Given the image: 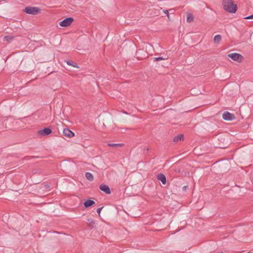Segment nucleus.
<instances>
[{
  "label": "nucleus",
  "instance_id": "nucleus-3",
  "mask_svg": "<svg viewBox=\"0 0 253 253\" xmlns=\"http://www.w3.org/2000/svg\"><path fill=\"white\" fill-rule=\"evenodd\" d=\"M228 56L230 58H231L232 60L234 61L238 62H241L244 59L243 56L239 53H232L230 54H228Z\"/></svg>",
  "mask_w": 253,
  "mask_h": 253
},
{
  "label": "nucleus",
  "instance_id": "nucleus-21",
  "mask_svg": "<svg viewBox=\"0 0 253 253\" xmlns=\"http://www.w3.org/2000/svg\"><path fill=\"white\" fill-rule=\"evenodd\" d=\"M164 12L167 15V16L168 17V18H169V11L168 10L166 9V10H164Z\"/></svg>",
  "mask_w": 253,
  "mask_h": 253
},
{
  "label": "nucleus",
  "instance_id": "nucleus-6",
  "mask_svg": "<svg viewBox=\"0 0 253 253\" xmlns=\"http://www.w3.org/2000/svg\"><path fill=\"white\" fill-rule=\"evenodd\" d=\"M52 132L51 129L49 127H45L44 129L39 131V135L41 136H45L50 134Z\"/></svg>",
  "mask_w": 253,
  "mask_h": 253
},
{
  "label": "nucleus",
  "instance_id": "nucleus-16",
  "mask_svg": "<svg viewBox=\"0 0 253 253\" xmlns=\"http://www.w3.org/2000/svg\"><path fill=\"white\" fill-rule=\"evenodd\" d=\"M123 144L121 143H108V145L110 147H117V146H122Z\"/></svg>",
  "mask_w": 253,
  "mask_h": 253
},
{
  "label": "nucleus",
  "instance_id": "nucleus-17",
  "mask_svg": "<svg viewBox=\"0 0 253 253\" xmlns=\"http://www.w3.org/2000/svg\"><path fill=\"white\" fill-rule=\"evenodd\" d=\"M67 64L68 65H69L72 66H73L74 67H78V66L77 65L73 64L71 61H67Z\"/></svg>",
  "mask_w": 253,
  "mask_h": 253
},
{
  "label": "nucleus",
  "instance_id": "nucleus-18",
  "mask_svg": "<svg viewBox=\"0 0 253 253\" xmlns=\"http://www.w3.org/2000/svg\"><path fill=\"white\" fill-rule=\"evenodd\" d=\"M166 58H164L163 57H156L154 58V61H159L161 60H165L166 59Z\"/></svg>",
  "mask_w": 253,
  "mask_h": 253
},
{
  "label": "nucleus",
  "instance_id": "nucleus-4",
  "mask_svg": "<svg viewBox=\"0 0 253 253\" xmlns=\"http://www.w3.org/2000/svg\"><path fill=\"white\" fill-rule=\"evenodd\" d=\"M74 21V19L72 17H68L61 21L59 23V25L61 27H66L70 26Z\"/></svg>",
  "mask_w": 253,
  "mask_h": 253
},
{
  "label": "nucleus",
  "instance_id": "nucleus-2",
  "mask_svg": "<svg viewBox=\"0 0 253 253\" xmlns=\"http://www.w3.org/2000/svg\"><path fill=\"white\" fill-rule=\"evenodd\" d=\"M24 11L29 14L36 15L40 12L41 9L37 7H26Z\"/></svg>",
  "mask_w": 253,
  "mask_h": 253
},
{
  "label": "nucleus",
  "instance_id": "nucleus-15",
  "mask_svg": "<svg viewBox=\"0 0 253 253\" xmlns=\"http://www.w3.org/2000/svg\"><path fill=\"white\" fill-rule=\"evenodd\" d=\"M193 20L194 18L193 15L190 13L188 14L187 15V21L189 23H190L193 22Z\"/></svg>",
  "mask_w": 253,
  "mask_h": 253
},
{
  "label": "nucleus",
  "instance_id": "nucleus-23",
  "mask_svg": "<svg viewBox=\"0 0 253 253\" xmlns=\"http://www.w3.org/2000/svg\"><path fill=\"white\" fill-rule=\"evenodd\" d=\"M187 187H188L187 186H184L183 187V190H184V191H186L187 188Z\"/></svg>",
  "mask_w": 253,
  "mask_h": 253
},
{
  "label": "nucleus",
  "instance_id": "nucleus-20",
  "mask_svg": "<svg viewBox=\"0 0 253 253\" xmlns=\"http://www.w3.org/2000/svg\"><path fill=\"white\" fill-rule=\"evenodd\" d=\"M245 19H253V14L246 17Z\"/></svg>",
  "mask_w": 253,
  "mask_h": 253
},
{
  "label": "nucleus",
  "instance_id": "nucleus-1",
  "mask_svg": "<svg viewBox=\"0 0 253 253\" xmlns=\"http://www.w3.org/2000/svg\"><path fill=\"white\" fill-rule=\"evenodd\" d=\"M222 5L225 10L231 13H235L237 10V5L234 4L232 0H223Z\"/></svg>",
  "mask_w": 253,
  "mask_h": 253
},
{
  "label": "nucleus",
  "instance_id": "nucleus-8",
  "mask_svg": "<svg viewBox=\"0 0 253 253\" xmlns=\"http://www.w3.org/2000/svg\"><path fill=\"white\" fill-rule=\"evenodd\" d=\"M157 178L161 181L163 184H165L167 182L166 176L163 173H159L157 175Z\"/></svg>",
  "mask_w": 253,
  "mask_h": 253
},
{
  "label": "nucleus",
  "instance_id": "nucleus-13",
  "mask_svg": "<svg viewBox=\"0 0 253 253\" xmlns=\"http://www.w3.org/2000/svg\"><path fill=\"white\" fill-rule=\"evenodd\" d=\"M221 40V36L219 35H217L214 36L213 41L215 43H219Z\"/></svg>",
  "mask_w": 253,
  "mask_h": 253
},
{
  "label": "nucleus",
  "instance_id": "nucleus-19",
  "mask_svg": "<svg viewBox=\"0 0 253 253\" xmlns=\"http://www.w3.org/2000/svg\"><path fill=\"white\" fill-rule=\"evenodd\" d=\"M103 208V207H101V208H98V209H97L96 211H97V213H98L99 215L100 214V212H101V210H102Z\"/></svg>",
  "mask_w": 253,
  "mask_h": 253
},
{
  "label": "nucleus",
  "instance_id": "nucleus-12",
  "mask_svg": "<svg viewBox=\"0 0 253 253\" xmlns=\"http://www.w3.org/2000/svg\"><path fill=\"white\" fill-rule=\"evenodd\" d=\"M183 139V134H179L176 136L174 137L173 138L174 142H178Z\"/></svg>",
  "mask_w": 253,
  "mask_h": 253
},
{
  "label": "nucleus",
  "instance_id": "nucleus-14",
  "mask_svg": "<svg viewBox=\"0 0 253 253\" xmlns=\"http://www.w3.org/2000/svg\"><path fill=\"white\" fill-rule=\"evenodd\" d=\"M13 40V37L11 36H6L3 38V41H7L9 42Z\"/></svg>",
  "mask_w": 253,
  "mask_h": 253
},
{
  "label": "nucleus",
  "instance_id": "nucleus-5",
  "mask_svg": "<svg viewBox=\"0 0 253 253\" xmlns=\"http://www.w3.org/2000/svg\"><path fill=\"white\" fill-rule=\"evenodd\" d=\"M222 118L224 120L227 121H232L235 119V115L229 112H225L222 115Z\"/></svg>",
  "mask_w": 253,
  "mask_h": 253
},
{
  "label": "nucleus",
  "instance_id": "nucleus-7",
  "mask_svg": "<svg viewBox=\"0 0 253 253\" xmlns=\"http://www.w3.org/2000/svg\"><path fill=\"white\" fill-rule=\"evenodd\" d=\"M100 189L104 192L107 194H109L111 193V191L109 187L105 184H101L99 186Z\"/></svg>",
  "mask_w": 253,
  "mask_h": 253
},
{
  "label": "nucleus",
  "instance_id": "nucleus-10",
  "mask_svg": "<svg viewBox=\"0 0 253 253\" xmlns=\"http://www.w3.org/2000/svg\"><path fill=\"white\" fill-rule=\"evenodd\" d=\"M94 204L95 202L93 200H88L84 203V205L85 208H88Z\"/></svg>",
  "mask_w": 253,
  "mask_h": 253
},
{
  "label": "nucleus",
  "instance_id": "nucleus-11",
  "mask_svg": "<svg viewBox=\"0 0 253 253\" xmlns=\"http://www.w3.org/2000/svg\"><path fill=\"white\" fill-rule=\"evenodd\" d=\"M85 176L86 178L90 181H92L93 180V179H94L93 176L92 174L90 172H86L85 173Z\"/></svg>",
  "mask_w": 253,
  "mask_h": 253
},
{
  "label": "nucleus",
  "instance_id": "nucleus-22",
  "mask_svg": "<svg viewBox=\"0 0 253 253\" xmlns=\"http://www.w3.org/2000/svg\"><path fill=\"white\" fill-rule=\"evenodd\" d=\"M94 224V222L91 220L90 221V222L88 224V226L89 227H92Z\"/></svg>",
  "mask_w": 253,
  "mask_h": 253
},
{
  "label": "nucleus",
  "instance_id": "nucleus-9",
  "mask_svg": "<svg viewBox=\"0 0 253 253\" xmlns=\"http://www.w3.org/2000/svg\"><path fill=\"white\" fill-rule=\"evenodd\" d=\"M63 134L69 138L72 137L74 136V133L71 130L68 128H65L63 130Z\"/></svg>",
  "mask_w": 253,
  "mask_h": 253
}]
</instances>
